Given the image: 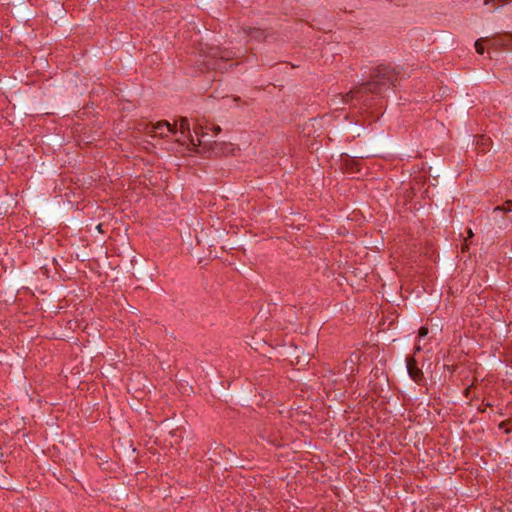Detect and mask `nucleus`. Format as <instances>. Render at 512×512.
Instances as JSON below:
<instances>
[{"mask_svg":"<svg viewBox=\"0 0 512 512\" xmlns=\"http://www.w3.org/2000/svg\"><path fill=\"white\" fill-rule=\"evenodd\" d=\"M468 249V244L465 242L463 245H462V251H466Z\"/></svg>","mask_w":512,"mask_h":512,"instance_id":"12","label":"nucleus"},{"mask_svg":"<svg viewBox=\"0 0 512 512\" xmlns=\"http://www.w3.org/2000/svg\"><path fill=\"white\" fill-rule=\"evenodd\" d=\"M512 211V200H507L504 204L494 207L493 212L508 213Z\"/></svg>","mask_w":512,"mask_h":512,"instance_id":"6","label":"nucleus"},{"mask_svg":"<svg viewBox=\"0 0 512 512\" xmlns=\"http://www.w3.org/2000/svg\"><path fill=\"white\" fill-rule=\"evenodd\" d=\"M177 133V124H171L166 120L159 121L155 124L151 125L149 133H154V135H159L160 137L166 136V133Z\"/></svg>","mask_w":512,"mask_h":512,"instance_id":"2","label":"nucleus"},{"mask_svg":"<svg viewBox=\"0 0 512 512\" xmlns=\"http://www.w3.org/2000/svg\"><path fill=\"white\" fill-rule=\"evenodd\" d=\"M467 234H468V238H471V237H473V235H474V234H473L472 229H469V230L467 231Z\"/></svg>","mask_w":512,"mask_h":512,"instance_id":"10","label":"nucleus"},{"mask_svg":"<svg viewBox=\"0 0 512 512\" xmlns=\"http://www.w3.org/2000/svg\"><path fill=\"white\" fill-rule=\"evenodd\" d=\"M397 80V74L395 70L389 66L380 65L372 74L371 81L362 84L355 90H351L347 93V98H355L359 93L372 92L379 94L390 86H394Z\"/></svg>","mask_w":512,"mask_h":512,"instance_id":"1","label":"nucleus"},{"mask_svg":"<svg viewBox=\"0 0 512 512\" xmlns=\"http://www.w3.org/2000/svg\"><path fill=\"white\" fill-rule=\"evenodd\" d=\"M493 2H497L499 6H503L505 4V0H484V4L488 5Z\"/></svg>","mask_w":512,"mask_h":512,"instance_id":"8","label":"nucleus"},{"mask_svg":"<svg viewBox=\"0 0 512 512\" xmlns=\"http://www.w3.org/2000/svg\"><path fill=\"white\" fill-rule=\"evenodd\" d=\"M180 132V134L185 138H191V130H190V123L188 118L181 117L179 119V127L177 126V132Z\"/></svg>","mask_w":512,"mask_h":512,"instance_id":"5","label":"nucleus"},{"mask_svg":"<svg viewBox=\"0 0 512 512\" xmlns=\"http://www.w3.org/2000/svg\"><path fill=\"white\" fill-rule=\"evenodd\" d=\"M273 351V347L269 345L266 341H264L261 347L258 346V365L265 364L266 362L270 363L272 356L270 355Z\"/></svg>","mask_w":512,"mask_h":512,"instance_id":"4","label":"nucleus"},{"mask_svg":"<svg viewBox=\"0 0 512 512\" xmlns=\"http://www.w3.org/2000/svg\"><path fill=\"white\" fill-rule=\"evenodd\" d=\"M102 226H103L102 224H98V225H97V227H96V228H97V230H98L100 233H103Z\"/></svg>","mask_w":512,"mask_h":512,"instance_id":"11","label":"nucleus"},{"mask_svg":"<svg viewBox=\"0 0 512 512\" xmlns=\"http://www.w3.org/2000/svg\"><path fill=\"white\" fill-rule=\"evenodd\" d=\"M407 371L409 376L417 383H419L423 378V372L418 368L416 360L414 358L407 359Z\"/></svg>","mask_w":512,"mask_h":512,"instance_id":"3","label":"nucleus"},{"mask_svg":"<svg viewBox=\"0 0 512 512\" xmlns=\"http://www.w3.org/2000/svg\"><path fill=\"white\" fill-rule=\"evenodd\" d=\"M419 337H425L428 334V328L427 327H421L418 331Z\"/></svg>","mask_w":512,"mask_h":512,"instance_id":"9","label":"nucleus"},{"mask_svg":"<svg viewBox=\"0 0 512 512\" xmlns=\"http://www.w3.org/2000/svg\"><path fill=\"white\" fill-rule=\"evenodd\" d=\"M486 40V38H480L475 42V49L478 54H484V46L483 42Z\"/></svg>","mask_w":512,"mask_h":512,"instance_id":"7","label":"nucleus"}]
</instances>
